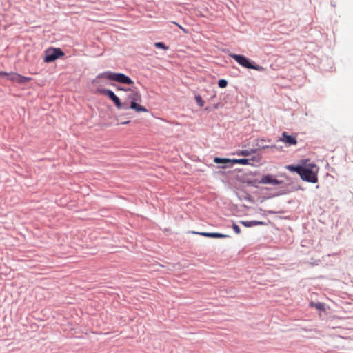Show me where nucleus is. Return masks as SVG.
<instances>
[{
    "instance_id": "obj_1",
    "label": "nucleus",
    "mask_w": 353,
    "mask_h": 353,
    "mask_svg": "<svg viewBox=\"0 0 353 353\" xmlns=\"http://www.w3.org/2000/svg\"><path fill=\"white\" fill-rule=\"evenodd\" d=\"M129 94L127 97L126 100L124 102H127L128 104V109H132L136 112H147L148 109L141 105L142 101L141 94L137 90L131 89L129 91Z\"/></svg>"
},
{
    "instance_id": "obj_2",
    "label": "nucleus",
    "mask_w": 353,
    "mask_h": 353,
    "mask_svg": "<svg viewBox=\"0 0 353 353\" xmlns=\"http://www.w3.org/2000/svg\"><path fill=\"white\" fill-rule=\"evenodd\" d=\"M319 170V167L315 163L307 164L302 167L300 176L303 181L312 183H316Z\"/></svg>"
},
{
    "instance_id": "obj_3",
    "label": "nucleus",
    "mask_w": 353,
    "mask_h": 353,
    "mask_svg": "<svg viewBox=\"0 0 353 353\" xmlns=\"http://www.w3.org/2000/svg\"><path fill=\"white\" fill-rule=\"evenodd\" d=\"M98 78H105L108 80L114 81L118 83L132 85L134 81L128 76L122 73H116L112 72H105L97 76Z\"/></svg>"
},
{
    "instance_id": "obj_4",
    "label": "nucleus",
    "mask_w": 353,
    "mask_h": 353,
    "mask_svg": "<svg viewBox=\"0 0 353 353\" xmlns=\"http://www.w3.org/2000/svg\"><path fill=\"white\" fill-rule=\"evenodd\" d=\"M230 56L244 68L254 69L261 72L265 70L263 66L252 64L243 55L231 54Z\"/></svg>"
},
{
    "instance_id": "obj_5",
    "label": "nucleus",
    "mask_w": 353,
    "mask_h": 353,
    "mask_svg": "<svg viewBox=\"0 0 353 353\" xmlns=\"http://www.w3.org/2000/svg\"><path fill=\"white\" fill-rule=\"evenodd\" d=\"M63 55L64 53L60 48H49L44 52L43 61L46 63H50Z\"/></svg>"
},
{
    "instance_id": "obj_6",
    "label": "nucleus",
    "mask_w": 353,
    "mask_h": 353,
    "mask_svg": "<svg viewBox=\"0 0 353 353\" xmlns=\"http://www.w3.org/2000/svg\"><path fill=\"white\" fill-rule=\"evenodd\" d=\"M282 181L276 179L274 176L271 174H267L263 176L259 181L261 184H271L274 185H278L281 184Z\"/></svg>"
},
{
    "instance_id": "obj_7",
    "label": "nucleus",
    "mask_w": 353,
    "mask_h": 353,
    "mask_svg": "<svg viewBox=\"0 0 353 353\" xmlns=\"http://www.w3.org/2000/svg\"><path fill=\"white\" fill-rule=\"evenodd\" d=\"M280 141L289 145H294L297 143L296 137L294 136L288 135L285 132L282 133Z\"/></svg>"
},
{
    "instance_id": "obj_8",
    "label": "nucleus",
    "mask_w": 353,
    "mask_h": 353,
    "mask_svg": "<svg viewBox=\"0 0 353 353\" xmlns=\"http://www.w3.org/2000/svg\"><path fill=\"white\" fill-rule=\"evenodd\" d=\"M193 233L198 234L201 236H205V237H210V238H226L228 236L226 234L217 233V232H195Z\"/></svg>"
},
{
    "instance_id": "obj_9",
    "label": "nucleus",
    "mask_w": 353,
    "mask_h": 353,
    "mask_svg": "<svg viewBox=\"0 0 353 353\" xmlns=\"http://www.w3.org/2000/svg\"><path fill=\"white\" fill-rule=\"evenodd\" d=\"M112 101L114 102V103L115 106L117 108V109H122V108L125 109V110L128 109V103L127 102L122 103L117 96H116Z\"/></svg>"
},
{
    "instance_id": "obj_10",
    "label": "nucleus",
    "mask_w": 353,
    "mask_h": 353,
    "mask_svg": "<svg viewBox=\"0 0 353 353\" xmlns=\"http://www.w3.org/2000/svg\"><path fill=\"white\" fill-rule=\"evenodd\" d=\"M240 223L245 227H252L263 225V222L258 221H241Z\"/></svg>"
},
{
    "instance_id": "obj_11",
    "label": "nucleus",
    "mask_w": 353,
    "mask_h": 353,
    "mask_svg": "<svg viewBox=\"0 0 353 353\" xmlns=\"http://www.w3.org/2000/svg\"><path fill=\"white\" fill-rule=\"evenodd\" d=\"M231 163L240 165H252L250 159H233L231 160Z\"/></svg>"
},
{
    "instance_id": "obj_12",
    "label": "nucleus",
    "mask_w": 353,
    "mask_h": 353,
    "mask_svg": "<svg viewBox=\"0 0 353 353\" xmlns=\"http://www.w3.org/2000/svg\"><path fill=\"white\" fill-rule=\"evenodd\" d=\"M21 78L22 77L19 74L14 73V72L8 73V75L7 77L8 79H10L12 81H17V82H21Z\"/></svg>"
},
{
    "instance_id": "obj_13",
    "label": "nucleus",
    "mask_w": 353,
    "mask_h": 353,
    "mask_svg": "<svg viewBox=\"0 0 353 353\" xmlns=\"http://www.w3.org/2000/svg\"><path fill=\"white\" fill-rule=\"evenodd\" d=\"M302 167L301 165H287L285 167V168L291 172H296V173H298L299 175L301 174V169H302Z\"/></svg>"
},
{
    "instance_id": "obj_14",
    "label": "nucleus",
    "mask_w": 353,
    "mask_h": 353,
    "mask_svg": "<svg viewBox=\"0 0 353 353\" xmlns=\"http://www.w3.org/2000/svg\"><path fill=\"white\" fill-rule=\"evenodd\" d=\"M310 306L312 307H315L316 310L320 311H325V307L323 303H310Z\"/></svg>"
},
{
    "instance_id": "obj_15",
    "label": "nucleus",
    "mask_w": 353,
    "mask_h": 353,
    "mask_svg": "<svg viewBox=\"0 0 353 353\" xmlns=\"http://www.w3.org/2000/svg\"><path fill=\"white\" fill-rule=\"evenodd\" d=\"M101 92L108 97L111 100H112L116 97L113 91L108 89H104Z\"/></svg>"
},
{
    "instance_id": "obj_16",
    "label": "nucleus",
    "mask_w": 353,
    "mask_h": 353,
    "mask_svg": "<svg viewBox=\"0 0 353 353\" xmlns=\"http://www.w3.org/2000/svg\"><path fill=\"white\" fill-rule=\"evenodd\" d=\"M101 92L108 97L111 100H112L116 97L113 91L108 89H104Z\"/></svg>"
},
{
    "instance_id": "obj_17",
    "label": "nucleus",
    "mask_w": 353,
    "mask_h": 353,
    "mask_svg": "<svg viewBox=\"0 0 353 353\" xmlns=\"http://www.w3.org/2000/svg\"><path fill=\"white\" fill-rule=\"evenodd\" d=\"M231 160L232 159H230L215 157L214 159V162L216 163H231Z\"/></svg>"
},
{
    "instance_id": "obj_18",
    "label": "nucleus",
    "mask_w": 353,
    "mask_h": 353,
    "mask_svg": "<svg viewBox=\"0 0 353 353\" xmlns=\"http://www.w3.org/2000/svg\"><path fill=\"white\" fill-rule=\"evenodd\" d=\"M252 152H253L252 150H238V151H236V154L239 155V156L247 157V156L250 155Z\"/></svg>"
},
{
    "instance_id": "obj_19",
    "label": "nucleus",
    "mask_w": 353,
    "mask_h": 353,
    "mask_svg": "<svg viewBox=\"0 0 353 353\" xmlns=\"http://www.w3.org/2000/svg\"><path fill=\"white\" fill-rule=\"evenodd\" d=\"M195 100L196 103L200 107H203L204 105V101L202 99V97L200 95L195 96Z\"/></svg>"
},
{
    "instance_id": "obj_20",
    "label": "nucleus",
    "mask_w": 353,
    "mask_h": 353,
    "mask_svg": "<svg viewBox=\"0 0 353 353\" xmlns=\"http://www.w3.org/2000/svg\"><path fill=\"white\" fill-rule=\"evenodd\" d=\"M218 85L220 88H224L227 86L228 85V81L225 79H221L218 82Z\"/></svg>"
},
{
    "instance_id": "obj_21",
    "label": "nucleus",
    "mask_w": 353,
    "mask_h": 353,
    "mask_svg": "<svg viewBox=\"0 0 353 353\" xmlns=\"http://www.w3.org/2000/svg\"><path fill=\"white\" fill-rule=\"evenodd\" d=\"M154 46L158 48H162L164 50H167L168 48L162 42H157L154 43Z\"/></svg>"
},
{
    "instance_id": "obj_22",
    "label": "nucleus",
    "mask_w": 353,
    "mask_h": 353,
    "mask_svg": "<svg viewBox=\"0 0 353 353\" xmlns=\"http://www.w3.org/2000/svg\"><path fill=\"white\" fill-rule=\"evenodd\" d=\"M232 229H233V230L234 231V232L236 234H239L241 233L240 228L236 223H234L232 224Z\"/></svg>"
},
{
    "instance_id": "obj_23",
    "label": "nucleus",
    "mask_w": 353,
    "mask_h": 353,
    "mask_svg": "<svg viewBox=\"0 0 353 353\" xmlns=\"http://www.w3.org/2000/svg\"><path fill=\"white\" fill-rule=\"evenodd\" d=\"M174 23L175 25H176V26H178L181 30H183V32L184 33H185V34L188 33V31L185 28H184L183 27H182L181 25H179V23H177L176 22H174Z\"/></svg>"
},
{
    "instance_id": "obj_24",
    "label": "nucleus",
    "mask_w": 353,
    "mask_h": 353,
    "mask_svg": "<svg viewBox=\"0 0 353 353\" xmlns=\"http://www.w3.org/2000/svg\"><path fill=\"white\" fill-rule=\"evenodd\" d=\"M8 73L5 72H0V77H8Z\"/></svg>"
},
{
    "instance_id": "obj_25",
    "label": "nucleus",
    "mask_w": 353,
    "mask_h": 353,
    "mask_svg": "<svg viewBox=\"0 0 353 353\" xmlns=\"http://www.w3.org/2000/svg\"><path fill=\"white\" fill-rule=\"evenodd\" d=\"M118 90L125 91V92H129L131 89L130 88L126 89V88H118Z\"/></svg>"
},
{
    "instance_id": "obj_26",
    "label": "nucleus",
    "mask_w": 353,
    "mask_h": 353,
    "mask_svg": "<svg viewBox=\"0 0 353 353\" xmlns=\"http://www.w3.org/2000/svg\"><path fill=\"white\" fill-rule=\"evenodd\" d=\"M130 121H126L122 122L121 124H123V125L128 124V123H130Z\"/></svg>"
}]
</instances>
